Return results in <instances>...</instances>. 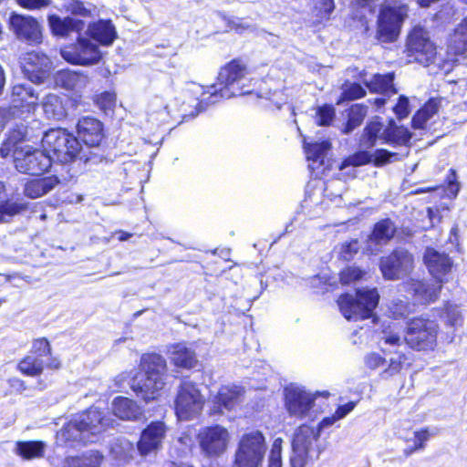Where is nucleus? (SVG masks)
Segmentation results:
<instances>
[{"label": "nucleus", "mask_w": 467, "mask_h": 467, "mask_svg": "<svg viewBox=\"0 0 467 467\" xmlns=\"http://www.w3.org/2000/svg\"><path fill=\"white\" fill-rule=\"evenodd\" d=\"M248 69L244 64L239 60H233L223 67L218 75L217 82L207 88L199 84L192 83L189 85L187 91L196 96V99L200 100L198 106L200 109L192 116H196L203 109L202 103L209 100V103H215L220 99H230L235 96H242L252 92L247 88L246 82L249 80L246 76Z\"/></svg>", "instance_id": "nucleus-1"}, {"label": "nucleus", "mask_w": 467, "mask_h": 467, "mask_svg": "<svg viewBox=\"0 0 467 467\" xmlns=\"http://www.w3.org/2000/svg\"><path fill=\"white\" fill-rule=\"evenodd\" d=\"M140 369L143 374L136 376L130 384L136 395L146 402L157 399L166 384L167 364L159 354H144L140 358Z\"/></svg>", "instance_id": "nucleus-2"}, {"label": "nucleus", "mask_w": 467, "mask_h": 467, "mask_svg": "<svg viewBox=\"0 0 467 467\" xmlns=\"http://www.w3.org/2000/svg\"><path fill=\"white\" fill-rule=\"evenodd\" d=\"M42 147L52 157V161L60 163L78 161L87 163L89 158L84 152L77 138L63 129H52L42 138Z\"/></svg>", "instance_id": "nucleus-3"}, {"label": "nucleus", "mask_w": 467, "mask_h": 467, "mask_svg": "<svg viewBox=\"0 0 467 467\" xmlns=\"http://www.w3.org/2000/svg\"><path fill=\"white\" fill-rule=\"evenodd\" d=\"M379 300L376 288L358 289L355 296L342 295L337 304L342 315L348 320L367 319L373 317Z\"/></svg>", "instance_id": "nucleus-4"}, {"label": "nucleus", "mask_w": 467, "mask_h": 467, "mask_svg": "<svg viewBox=\"0 0 467 467\" xmlns=\"http://www.w3.org/2000/svg\"><path fill=\"white\" fill-rule=\"evenodd\" d=\"M266 451L265 439L259 431L244 433L235 451V467H259Z\"/></svg>", "instance_id": "nucleus-5"}, {"label": "nucleus", "mask_w": 467, "mask_h": 467, "mask_svg": "<svg viewBox=\"0 0 467 467\" xmlns=\"http://www.w3.org/2000/svg\"><path fill=\"white\" fill-rule=\"evenodd\" d=\"M319 431L311 426L304 424L296 430L292 441L291 467H305L318 457L319 451L316 449Z\"/></svg>", "instance_id": "nucleus-6"}, {"label": "nucleus", "mask_w": 467, "mask_h": 467, "mask_svg": "<svg viewBox=\"0 0 467 467\" xmlns=\"http://www.w3.org/2000/svg\"><path fill=\"white\" fill-rule=\"evenodd\" d=\"M16 169L22 173L40 175L48 171L52 157L45 150L35 149L30 145L16 146L14 149Z\"/></svg>", "instance_id": "nucleus-7"}, {"label": "nucleus", "mask_w": 467, "mask_h": 467, "mask_svg": "<svg viewBox=\"0 0 467 467\" xmlns=\"http://www.w3.org/2000/svg\"><path fill=\"white\" fill-rule=\"evenodd\" d=\"M409 62L429 66L436 57V47L431 41L429 33L420 26H415L410 33L406 45Z\"/></svg>", "instance_id": "nucleus-8"}, {"label": "nucleus", "mask_w": 467, "mask_h": 467, "mask_svg": "<svg viewBox=\"0 0 467 467\" xmlns=\"http://www.w3.org/2000/svg\"><path fill=\"white\" fill-rule=\"evenodd\" d=\"M439 326L430 319H413L409 327L405 343L416 350L432 349L436 346Z\"/></svg>", "instance_id": "nucleus-9"}, {"label": "nucleus", "mask_w": 467, "mask_h": 467, "mask_svg": "<svg viewBox=\"0 0 467 467\" xmlns=\"http://www.w3.org/2000/svg\"><path fill=\"white\" fill-rule=\"evenodd\" d=\"M60 54L67 62L80 66L98 64L102 57L99 45L88 36H78L75 43L63 47Z\"/></svg>", "instance_id": "nucleus-10"}, {"label": "nucleus", "mask_w": 467, "mask_h": 467, "mask_svg": "<svg viewBox=\"0 0 467 467\" xmlns=\"http://www.w3.org/2000/svg\"><path fill=\"white\" fill-rule=\"evenodd\" d=\"M407 13L408 6L397 2L382 8L378 20L379 39L382 42L395 41Z\"/></svg>", "instance_id": "nucleus-11"}, {"label": "nucleus", "mask_w": 467, "mask_h": 467, "mask_svg": "<svg viewBox=\"0 0 467 467\" xmlns=\"http://www.w3.org/2000/svg\"><path fill=\"white\" fill-rule=\"evenodd\" d=\"M202 453L209 458H217L228 449L231 435L228 430L221 425L202 428L197 435Z\"/></svg>", "instance_id": "nucleus-12"}, {"label": "nucleus", "mask_w": 467, "mask_h": 467, "mask_svg": "<svg viewBox=\"0 0 467 467\" xmlns=\"http://www.w3.org/2000/svg\"><path fill=\"white\" fill-rule=\"evenodd\" d=\"M204 399L191 381H183L175 400V412L179 420H187L200 413Z\"/></svg>", "instance_id": "nucleus-13"}, {"label": "nucleus", "mask_w": 467, "mask_h": 467, "mask_svg": "<svg viewBox=\"0 0 467 467\" xmlns=\"http://www.w3.org/2000/svg\"><path fill=\"white\" fill-rule=\"evenodd\" d=\"M317 394L303 387L290 385L285 389V406L288 414L297 419L310 418Z\"/></svg>", "instance_id": "nucleus-14"}, {"label": "nucleus", "mask_w": 467, "mask_h": 467, "mask_svg": "<svg viewBox=\"0 0 467 467\" xmlns=\"http://www.w3.org/2000/svg\"><path fill=\"white\" fill-rule=\"evenodd\" d=\"M379 268L385 279L399 280L410 275L413 270L414 259L412 254L406 250H395L380 259Z\"/></svg>", "instance_id": "nucleus-15"}, {"label": "nucleus", "mask_w": 467, "mask_h": 467, "mask_svg": "<svg viewBox=\"0 0 467 467\" xmlns=\"http://www.w3.org/2000/svg\"><path fill=\"white\" fill-rule=\"evenodd\" d=\"M9 28L18 40L29 45H38L43 41L42 25L31 16L13 13L9 17Z\"/></svg>", "instance_id": "nucleus-16"}, {"label": "nucleus", "mask_w": 467, "mask_h": 467, "mask_svg": "<svg viewBox=\"0 0 467 467\" xmlns=\"http://www.w3.org/2000/svg\"><path fill=\"white\" fill-rule=\"evenodd\" d=\"M51 354L49 342L46 338H39L33 342L30 353L18 364V370L30 377L39 376L44 369L45 358Z\"/></svg>", "instance_id": "nucleus-17"}, {"label": "nucleus", "mask_w": 467, "mask_h": 467, "mask_svg": "<svg viewBox=\"0 0 467 467\" xmlns=\"http://www.w3.org/2000/svg\"><path fill=\"white\" fill-rule=\"evenodd\" d=\"M167 427L163 421L150 422L141 432L138 441V451L142 456L155 453L161 449L165 440Z\"/></svg>", "instance_id": "nucleus-18"}, {"label": "nucleus", "mask_w": 467, "mask_h": 467, "mask_svg": "<svg viewBox=\"0 0 467 467\" xmlns=\"http://www.w3.org/2000/svg\"><path fill=\"white\" fill-rule=\"evenodd\" d=\"M21 66L25 76L31 82L42 83L48 76L51 61L45 54L32 51L22 57Z\"/></svg>", "instance_id": "nucleus-19"}, {"label": "nucleus", "mask_w": 467, "mask_h": 467, "mask_svg": "<svg viewBox=\"0 0 467 467\" xmlns=\"http://www.w3.org/2000/svg\"><path fill=\"white\" fill-rule=\"evenodd\" d=\"M467 53V16L453 29L447 39V56L452 63L466 58Z\"/></svg>", "instance_id": "nucleus-20"}, {"label": "nucleus", "mask_w": 467, "mask_h": 467, "mask_svg": "<svg viewBox=\"0 0 467 467\" xmlns=\"http://www.w3.org/2000/svg\"><path fill=\"white\" fill-rule=\"evenodd\" d=\"M405 290L410 294L417 302L429 304L435 301L441 289V283L423 282L415 279H410L403 284Z\"/></svg>", "instance_id": "nucleus-21"}, {"label": "nucleus", "mask_w": 467, "mask_h": 467, "mask_svg": "<svg viewBox=\"0 0 467 467\" xmlns=\"http://www.w3.org/2000/svg\"><path fill=\"white\" fill-rule=\"evenodd\" d=\"M78 422H79L84 430L88 432L89 437H93L111 424V420L104 411L99 410L97 407H91L86 411L76 416Z\"/></svg>", "instance_id": "nucleus-22"}, {"label": "nucleus", "mask_w": 467, "mask_h": 467, "mask_svg": "<svg viewBox=\"0 0 467 467\" xmlns=\"http://www.w3.org/2000/svg\"><path fill=\"white\" fill-rule=\"evenodd\" d=\"M93 442L82 425L74 417L57 433V443L60 446L74 447L78 443Z\"/></svg>", "instance_id": "nucleus-23"}, {"label": "nucleus", "mask_w": 467, "mask_h": 467, "mask_svg": "<svg viewBox=\"0 0 467 467\" xmlns=\"http://www.w3.org/2000/svg\"><path fill=\"white\" fill-rule=\"evenodd\" d=\"M244 392V389L238 386H223L213 400L212 413H223V409L234 410L243 401Z\"/></svg>", "instance_id": "nucleus-24"}, {"label": "nucleus", "mask_w": 467, "mask_h": 467, "mask_svg": "<svg viewBox=\"0 0 467 467\" xmlns=\"http://www.w3.org/2000/svg\"><path fill=\"white\" fill-rule=\"evenodd\" d=\"M424 262L431 275L438 283H443V276L451 271L452 263L449 256L439 253L433 248H427L424 254Z\"/></svg>", "instance_id": "nucleus-25"}, {"label": "nucleus", "mask_w": 467, "mask_h": 467, "mask_svg": "<svg viewBox=\"0 0 467 467\" xmlns=\"http://www.w3.org/2000/svg\"><path fill=\"white\" fill-rule=\"evenodd\" d=\"M78 138L88 147L98 146L102 140V124L99 120L86 117L77 125Z\"/></svg>", "instance_id": "nucleus-26"}, {"label": "nucleus", "mask_w": 467, "mask_h": 467, "mask_svg": "<svg viewBox=\"0 0 467 467\" xmlns=\"http://www.w3.org/2000/svg\"><path fill=\"white\" fill-rule=\"evenodd\" d=\"M86 35L94 42H99L103 46H110L117 37V31L110 20L100 19L88 26Z\"/></svg>", "instance_id": "nucleus-27"}, {"label": "nucleus", "mask_w": 467, "mask_h": 467, "mask_svg": "<svg viewBox=\"0 0 467 467\" xmlns=\"http://www.w3.org/2000/svg\"><path fill=\"white\" fill-rule=\"evenodd\" d=\"M38 97L35 95L31 86L16 84L12 89V105L14 109H25L30 111L36 105Z\"/></svg>", "instance_id": "nucleus-28"}, {"label": "nucleus", "mask_w": 467, "mask_h": 467, "mask_svg": "<svg viewBox=\"0 0 467 467\" xmlns=\"http://www.w3.org/2000/svg\"><path fill=\"white\" fill-rule=\"evenodd\" d=\"M112 411L116 417L128 420H138L142 414V410L137 403L125 397L114 399Z\"/></svg>", "instance_id": "nucleus-29"}, {"label": "nucleus", "mask_w": 467, "mask_h": 467, "mask_svg": "<svg viewBox=\"0 0 467 467\" xmlns=\"http://www.w3.org/2000/svg\"><path fill=\"white\" fill-rule=\"evenodd\" d=\"M58 183L59 180L55 176L31 180L26 183L24 193L32 199L39 198L51 192Z\"/></svg>", "instance_id": "nucleus-30"}, {"label": "nucleus", "mask_w": 467, "mask_h": 467, "mask_svg": "<svg viewBox=\"0 0 467 467\" xmlns=\"http://www.w3.org/2000/svg\"><path fill=\"white\" fill-rule=\"evenodd\" d=\"M104 455L99 451H88L78 456H68L63 461L62 467H100Z\"/></svg>", "instance_id": "nucleus-31"}, {"label": "nucleus", "mask_w": 467, "mask_h": 467, "mask_svg": "<svg viewBox=\"0 0 467 467\" xmlns=\"http://www.w3.org/2000/svg\"><path fill=\"white\" fill-rule=\"evenodd\" d=\"M171 362L181 368H190L196 362L195 354L185 343H177L169 348Z\"/></svg>", "instance_id": "nucleus-32"}, {"label": "nucleus", "mask_w": 467, "mask_h": 467, "mask_svg": "<svg viewBox=\"0 0 467 467\" xmlns=\"http://www.w3.org/2000/svg\"><path fill=\"white\" fill-rule=\"evenodd\" d=\"M41 105L47 119L60 120L67 116L62 98L57 94L46 95L42 99Z\"/></svg>", "instance_id": "nucleus-33"}, {"label": "nucleus", "mask_w": 467, "mask_h": 467, "mask_svg": "<svg viewBox=\"0 0 467 467\" xmlns=\"http://www.w3.org/2000/svg\"><path fill=\"white\" fill-rule=\"evenodd\" d=\"M380 342L382 344L381 351L385 356H388L395 351H401L400 348L404 347L405 339L395 327H389L382 330Z\"/></svg>", "instance_id": "nucleus-34"}, {"label": "nucleus", "mask_w": 467, "mask_h": 467, "mask_svg": "<svg viewBox=\"0 0 467 467\" xmlns=\"http://www.w3.org/2000/svg\"><path fill=\"white\" fill-rule=\"evenodd\" d=\"M47 444L40 441H17L16 443L15 452L24 460H33L43 458L45 455Z\"/></svg>", "instance_id": "nucleus-35"}, {"label": "nucleus", "mask_w": 467, "mask_h": 467, "mask_svg": "<svg viewBox=\"0 0 467 467\" xmlns=\"http://www.w3.org/2000/svg\"><path fill=\"white\" fill-rule=\"evenodd\" d=\"M47 20L52 34L57 36H67L70 32L80 29V21L68 16L61 18L57 15H51Z\"/></svg>", "instance_id": "nucleus-36"}, {"label": "nucleus", "mask_w": 467, "mask_h": 467, "mask_svg": "<svg viewBox=\"0 0 467 467\" xmlns=\"http://www.w3.org/2000/svg\"><path fill=\"white\" fill-rule=\"evenodd\" d=\"M393 79L394 75L391 73L386 75L376 74L370 79L364 78L363 82L371 92L389 95L397 92L393 85Z\"/></svg>", "instance_id": "nucleus-37"}, {"label": "nucleus", "mask_w": 467, "mask_h": 467, "mask_svg": "<svg viewBox=\"0 0 467 467\" xmlns=\"http://www.w3.org/2000/svg\"><path fill=\"white\" fill-rule=\"evenodd\" d=\"M56 83L67 89L79 90L88 83L87 76L71 70H61L56 76Z\"/></svg>", "instance_id": "nucleus-38"}, {"label": "nucleus", "mask_w": 467, "mask_h": 467, "mask_svg": "<svg viewBox=\"0 0 467 467\" xmlns=\"http://www.w3.org/2000/svg\"><path fill=\"white\" fill-rule=\"evenodd\" d=\"M441 99H431L417 111L412 119L414 129H423L429 119L438 113L441 108Z\"/></svg>", "instance_id": "nucleus-39"}, {"label": "nucleus", "mask_w": 467, "mask_h": 467, "mask_svg": "<svg viewBox=\"0 0 467 467\" xmlns=\"http://www.w3.org/2000/svg\"><path fill=\"white\" fill-rule=\"evenodd\" d=\"M395 232L396 227L389 219L381 220L375 224L369 242L376 244H387L394 236Z\"/></svg>", "instance_id": "nucleus-40"}, {"label": "nucleus", "mask_w": 467, "mask_h": 467, "mask_svg": "<svg viewBox=\"0 0 467 467\" xmlns=\"http://www.w3.org/2000/svg\"><path fill=\"white\" fill-rule=\"evenodd\" d=\"M385 143L406 145L411 139V133L404 127H397L392 122L379 137Z\"/></svg>", "instance_id": "nucleus-41"}, {"label": "nucleus", "mask_w": 467, "mask_h": 467, "mask_svg": "<svg viewBox=\"0 0 467 467\" xmlns=\"http://www.w3.org/2000/svg\"><path fill=\"white\" fill-rule=\"evenodd\" d=\"M392 354L395 357L389 358L387 368L380 372L382 379H389L399 375L407 363L408 357L403 351H395Z\"/></svg>", "instance_id": "nucleus-42"}, {"label": "nucleus", "mask_w": 467, "mask_h": 467, "mask_svg": "<svg viewBox=\"0 0 467 467\" xmlns=\"http://www.w3.org/2000/svg\"><path fill=\"white\" fill-rule=\"evenodd\" d=\"M133 451V443L126 439H116L110 444L109 453L119 462H127L131 459Z\"/></svg>", "instance_id": "nucleus-43"}, {"label": "nucleus", "mask_w": 467, "mask_h": 467, "mask_svg": "<svg viewBox=\"0 0 467 467\" xmlns=\"http://www.w3.org/2000/svg\"><path fill=\"white\" fill-rule=\"evenodd\" d=\"M383 125L378 119L371 120L364 129L360 138V145L365 149L373 147L381 132Z\"/></svg>", "instance_id": "nucleus-44"}, {"label": "nucleus", "mask_w": 467, "mask_h": 467, "mask_svg": "<svg viewBox=\"0 0 467 467\" xmlns=\"http://www.w3.org/2000/svg\"><path fill=\"white\" fill-rule=\"evenodd\" d=\"M441 319L449 327H460L463 324V317L457 305L447 303L440 314Z\"/></svg>", "instance_id": "nucleus-45"}, {"label": "nucleus", "mask_w": 467, "mask_h": 467, "mask_svg": "<svg viewBox=\"0 0 467 467\" xmlns=\"http://www.w3.org/2000/svg\"><path fill=\"white\" fill-rule=\"evenodd\" d=\"M367 115V107L361 104L352 105L348 111V122L345 126L344 132L350 133L358 127Z\"/></svg>", "instance_id": "nucleus-46"}, {"label": "nucleus", "mask_w": 467, "mask_h": 467, "mask_svg": "<svg viewBox=\"0 0 467 467\" xmlns=\"http://www.w3.org/2000/svg\"><path fill=\"white\" fill-rule=\"evenodd\" d=\"M330 149V143L327 140L315 142L312 144H305V150L307 160L313 161H320L323 162L325 156Z\"/></svg>", "instance_id": "nucleus-47"}, {"label": "nucleus", "mask_w": 467, "mask_h": 467, "mask_svg": "<svg viewBox=\"0 0 467 467\" xmlns=\"http://www.w3.org/2000/svg\"><path fill=\"white\" fill-rule=\"evenodd\" d=\"M23 202H7L0 207V223L9 222L16 214L26 210Z\"/></svg>", "instance_id": "nucleus-48"}, {"label": "nucleus", "mask_w": 467, "mask_h": 467, "mask_svg": "<svg viewBox=\"0 0 467 467\" xmlns=\"http://www.w3.org/2000/svg\"><path fill=\"white\" fill-rule=\"evenodd\" d=\"M365 275L366 273L358 267L348 266L340 273V282L342 285H349L361 280Z\"/></svg>", "instance_id": "nucleus-49"}, {"label": "nucleus", "mask_w": 467, "mask_h": 467, "mask_svg": "<svg viewBox=\"0 0 467 467\" xmlns=\"http://www.w3.org/2000/svg\"><path fill=\"white\" fill-rule=\"evenodd\" d=\"M64 9L75 16L88 17L90 16V10L87 8L83 2L79 0H64Z\"/></svg>", "instance_id": "nucleus-50"}, {"label": "nucleus", "mask_w": 467, "mask_h": 467, "mask_svg": "<svg viewBox=\"0 0 467 467\" xmlns=\"http://www.w3.org/2000/svg\"><path fill=\"white\" fill-rule=\"evenodd\" d=\"M282 443L281 438L274 441L268 457V467H282Z\"/></svg>", "instance_id": "nucleus-51"}, {"label": "nucleus", "mask_w": 467, "mask_h": 467, "mask_svg": "<svg viewBox=\"0 0 467 467\" xmlns=\"http://www.w3.org/2000/svg\"><path fill=\"white\" fill-rule=\"evenodd\" d=\"M335 116V109L330 105L319 107L316 112V122L319 126H327Z\"/></svg>", "instance_id": "nucleus-52"}, {"label": "nucleus", "mask_w": 467, "mask_h": 467, "mask_svg": "<svg viewBox=\"0 0 467 467\" xmlns=\"http://www.w3.org/2000/svg\"><path fill=\"white\" fill-rule=\"evenodd\" d=\"M366 92L364 88L357 83H346L343 87L342 99L343 100H353L360 99L365 96Z\"/></svg>", "instance_id": "nucleus-53"}, {"label": "nucleus", "mask_w": 467, "mask_h": 467, "mask_svg": "<svg viewBox=\"0 0 467 467\" xmlns=\"http://www.w3.org/2000/svg\"><path fill=\"white\" fill-rule=\"evenodd\" d=\"M360 249L359 242L357 239L346 242L341 244L339 255L342 259L349 261Z\"/></svg>", "instance_id": "nucleus-54"}, {"label": "nucleus", "mask_w": 467, "mask_h": 467, "mask_svg": "<svg viewBox=\"0 0 467 467\" xmlns=\"http://www.w3.org/2000/svg\"><path fill=\"white\" fill-rule=\"evenodd\" d=\"M317 16L320 19H327L335 8L333 0H314Z\"/></svg>", "instance_id": "nucleus-55"}, {"label": "nucleus", "mask_w": 467, "mask_h": 467, "mask_svg": "<svg viewBox=\"0 0 467 467\" xmlns=\"http://www.w3.org/2000/svg\"><path fill=\"white\" fill-rule=\"evenodd\" d=\"M373 155L366 150L358 151L348 157L345 161V165L361 166L371 161Z\"/></svg>", "instance_id": "nucleus-56"}, {"label": "nucleus", "mask_w": 467, "mask_h": 467, "mask_svg": "<svg viewBox=\"0 0 467 467\" xmlns=\"http://www.w3.org/2000/svg\"><path fill=\"white\" fill-rule=\"evenodd\" d=\"M98 106L104 111L112 109L116 103V95L113 92H103L97 98Z\"/></svg>", "instance_id": "nucleus-57"}, {"label": "nucleus", "mask_w": 467, "mask_h": 467, "mask_svg": "<svg viewBox=\"0 0 467 467\" xmlns=\"http://www.w3.org/2000/svg\"><path fill=\"white\" fill-rule=\"evenodd\" d=\"M433 435H435V432H431L428 428L416 431L414 432V445L416 446V449H419L420 451L423 450L425 448V442Z\"/></svg>", "instance_id": "nucleus-58"}, {"label": "nucleus", "mask_w": 467, "mask_h": 467, "mask_svg": "<svg viewBox=\"0 0 467 467\" xmlns=\"http://www.w3.org/2000/svg\"><path fill=\"white\" fill-rule=\"evenodd\" d=\"M365 365L370 369H376L386 362V358L377 352H371L364 358Z\"/></svg>", "instance_id": "nucleus-59"}, {"label": "nucleus", "mask_w": 467, "mask_h": 467, "mask_svg": "<svg viewBox=\"0 0 467 467\" xmlns=\"http://www.w3.org/2000/svg\"><path fill=\"white\" fill-rule=\"evenodd\" d=\"M394 111H395L396 115L398 116V118H400V119L406 118L410 113L408 98H406L404 96H400L398 103L394 107Z\"/></svg>", "instance_id": "nucleus-60"}, {"label": "nucleus", "mask_w": 467, "mask_h": 467, "mask_svg": "<svg viewBox=\"0 0 467 467\" xmlns=\"http://www.w3.org/2000/svg\"><path fill=\"white\" fill-rule=\"evenodd\" d=\"M229 27L232 30H234L238 34H243L245 31L253 32L254 30V26L251 24H248L242 19H236L229 21Z\"/></svg>", "instance_id": "nucleus-61"}, {"label": "nucleus", "mask_w": 467, "mask_h": 467, "mask_svg": "<svg viewBox=\"0 0 467 467\" xmlns=\"http://www.w3.org/2000/svg\"><path fill=\"white\" fill-rule=\"evenodd\" d=\"M18 4L27 9H40L51 4V0H17Z\"/></svg>", "instance_id": "nucleus-62"}, {"label": "nucleus", "mask_w": 467, "mask_h": 467, "mask_svg": "<svg viewBox=\"0 0 467 467\" xmlns=\"http://www.w3.org/2000/svg\"><path fill=\"white\" fill-rule=\"evenodd\" d=\"M396 156V153H391L387 150H377L374 154V161L376 165H383L391 161V158Z\"/></svg>", "instance_id": "nucleus-63"}, {"label": "nucleus", "mask_w": 467, "mask_h": 467, "mask_svg": "<svg viewBox=\"0 0 467 467\" xmlns=\"http://www.w3.org/2000/svg\"><path fill=\"white\" fill-rule=\"evenodd\" d=\"M355 405L356 403L355 402H348L345 405H342V406H339L335 414H336V418H337L338 420H341L343 419L344 417H346L351 410H353V409L355 408Z\"/></svg>", "instance_id": "nucleus-64"}]
</instances>
